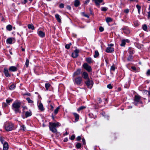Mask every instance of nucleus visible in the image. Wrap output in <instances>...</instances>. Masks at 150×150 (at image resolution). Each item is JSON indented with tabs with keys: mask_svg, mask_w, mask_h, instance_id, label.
<instances>
[{
	"mask_svg": "<svg viewBox=\"0 0 150 150\" xmlns=\"http://www.w3.org/2000/svg\"><path fill=\"white\" fill-rule=\"evenodd\" d=\"M50 85L48 83H47L45 84V86L47 90H48V88L50 87Z\"/></svg>",
	"mask_w": 150,
	"mask_h": 150,
	"instance_id": "obj_30",
	"label": "nucleus"
},
{
	"mask_svg": "<svg viewBox=\"0 0 150 150\" xmlns=\"http://www.w3.org/2000/svg\"><path fill=\"white\" fill-rule=\"evenodd\" d=\"M60 108L59 107H57L54 111V113L55 114L57 113L59 110V109Z\"/></svg>",
	"mask_w": 150,
	"mask_h": 150,
	"instance_id": "obj_34",
	"label": "nucleus"
},
{
	"mask_svg": "<svg viewBox=\"0 0 150 150\" xmlns=\"http://www.w3.org/2000/svg\"><path fill=\"white\" fill-rule=\"evenodd\" d=\"M38 107L39 109L41 111H43L44 109L43 105L41 103L39 104Z\"/></svg>",
	"mask_w": 150,
	"mask_h": 150,
	"instance_id": "obj_21",
	"label": "nucleus"
},
{
	"mask_svg": "<svg viewBox=\"0 0 150 150\" xmlns=\"http://www.w3.org/2000/svg\"><path fill=\"white\" fill-rule=\"evenodd\" d=\"M9 70L12 71H15L17 70V69L14 66H11L9 68Z\"/></svg>",
	"mask_w": 150,
	"mask_h": 150,
	"instance_id": "obj_16",
	"label": "nucleus"
},
{
	"mask_svg": "<svg viewBox=\"0 0 150 150\" xmlns=\"http://www.w3.org/2000/svg\"><path fill=\"white\" fill-rule=\"evenodd\" d=\"M67 8L68 9H69V10H70L71 9V7H70V6H69V5L67 6Z\"/></svg>",
	"mask_w": 150,
	"mask_h": 150,
	"instance_id": "obj_57",
	"label": "nucleus"
},
{
	"mask_svg": "<svg viewBox=\"0 0 150 150\" xmlns=\"http://www.w3.org/2000/svg\"><path fill=\"white\" fill-rule=\"evenodd\" d=\"M99 99V103H100L102 102V100H101V99L100 98H98Z\"/></svg>",
	"mask_w": 150,
	"mask_h": 150,
	"instance_id": "obj_64",
	"label": "nucleus"
},
{
	"mask_svg": "<svg viewBox=\"0 0 150 150\" xmlns=\"http://www.w3.org/2000/svg\"><path fill=\"white\" fill-rule=\"evenodd\" d=\"M32 115L31 112L30 111H28L26 112L25 113V117H27L28 116H30Z\"/></svg>",
	"mask_w": 150,
	"mask_h": 150,
	"instance_id": "obj_23",
	"label": "nucleus"
},
{
	"mask_svg": "<svg viewBox=\"0 0 150 150\" xmlns=\"http://www.w3.org/2000/svg\"><path fill=\"white\" fill-rule=\"evenodd\" d=\"M101 10L103 11H107L108 8L105 7H102L101 8Z\"/></svg>",
	"mask_w": 150,
	"mask_h": 150,
	"instance_id": "obj_35",
	"label": "nucleus"
},
{
	"mask_svg": "<svg viewBox=\"0 0 150 150\" xmlns=\"http://www.w3.org/2000/svg\"><path fill=\"white\" fill-rule=\"evenodd\" d=\"M79 1L78 0H75L74 1V5L75 6L77 7L79 5Z\"/></svg>",
	"mask_w": 150,
	"mask_h": 150,
	"instance_id": "obj_25",
	"label": "nucleus"
},
{
	"mask_svg": "<svg viewBox=\"0 0 150 150\" xmlns=\"http://www.w3.org/2000/svg\"><path fill=\"white\" fill-rule=\"evenodd\" d=\"M141 97L139 96H135L134 97V100L136 102H139L140 100Z\"/></svg>",
	"mask_w": 150,
	"mask_h": 150,
	"instance_id": "obj_18",
	"label": "nucleus"
},
{
	"mask_svg": "<svg viewBox=\"0 0 150 150\" xmlns=\"http://www.w3.org/2000/svg\"><path fill=\"white\" fill-rule=\"evenodd\" d=\"M79 52V51L77 49H76L75 50L74 52L72 53V56L73 58H76L78 56V53Z\"/></svg>",
	"mask_w": 150,
	"mask_h": 150,
	"instance_id": "obj_6",
	"label": "nucleus"
},
{
	"mask_svg": "<svg viewBox=\"0 0 150 150\" xmlns=\"http://www.w3.org/2000/svg\"><path fill=\"white\" fill-rule=\"evenodd\" d=\"M21 104L20 103L15 102L12 105L13 109L15 111L16 113L20 112L19 108L20 107Z\"/></svg>",
	"mask_w": 150,
	"mask_h": 150,
	"instance_id": "obj_3",
	"label": "nucleus"
},
{
	"mask_svg": "<svg viewBox=\"0 0 150 150\" xmlns=\"http://www.w3.org/2000/svg\"><path fill=\"white\" fill-rule=\"evenodd\" d=\"M50 129L52 132L54 133L56 132H57V129L55 128V127H57L60 126V124L59 122L52 123L50 122Z\"/></svg>",
	"mask_w": 150,
	"mask_h": 150,
	"instance_id": "obj_1",
	"label": "nucleus"
},
{
	"mask_svg": "<svg viewBox=\"0 0 150 150\" xmlns=\"http://www.w3.org/2000/svg\"><path fill=\"white\" fill-rule=\"evenodd\" d=\"M82 140L83 144L85 145L86 144V142L85 139L84 138H83Z\"/></svg>",
	"mask_w": 150,
	"mask_h": 150,
	"instance_id": "obj_53",
	"label": "nucleus"
},
{
	"mask_svg": "<svg viewBox=\"0 0 150 150\" xmlns=\"http://www.w3.org/2000/svg\"><path fill=\"white\" fill-rule=\"evenodd\" d=\"M114 51V48L110 47H107L105 50V51L107 53H111Z\"/></svg>",
	"mask_w": 150,
	"mask_h": 150,
	"instance_id": "obj_8",
	"label": "nucleus"
},
{
	"mask_svg": "<svg viewBox=\"0 0 150 150\" xmlns=\"http://www.w3.org/2000/svg\"><path fill=\"white\" fill-rule=\"evenodd\" d=\"M76 139L77 141H79L81 140V137L80 136H78L77 137Z\"/></svg>",
	"mask_w": 150,
	"mask_h": 150,
	"instance_id": "obj_56",
	"label": "nucleus"
},
{
	"mask_svg": "<svg viewBox=\"0 0 150 150\" xmlns=\"http://www.w3.org/2000/svg\"><path fill=\"white\" fill-rule=\"evenodd\" d=\"M38 34L41 37H43L45 36V33L41 31H39L38 32Z\"/></svg>",
	"mask_w": 150,
	"mask_h": 150,
	"instance_id": "obj_17",
	"label": "nucleus"
},
{
	"mask_svg": "<svg viewBox=\"0 0 150 150\" xmlns=\"http://www.w3.org/2000/svg\"><path fill=\"white\" fill-rule=\"evenodd\" d=\"M86 107L82 106L80 107L79 108H78L77 109V111H80V110L84 109L86 108Z\"/></svg>",
	"mask_w": 150,
	"mask_h": 150,
	"instance_id": "obj_37",
	"label": "nucleus"
},
{
	"mask_svg": "<svg viewBox=\"0 0 150 150\" xmlns=\"http://www.w3.org/2000/svg\"><path fill=\"white\" fill-rule=\"evenodd\" d=\"M29 63V60L28 59H27L26 60L25 64V65L26 67H28Z\"/></svg>",
	"mask_w": 150,
	"mask_h": 150,
	"instance_id": "obj_41",
	"label": "nucleus"
},
{
	"mask_svg": "<svg viewBox=\"0 0 150 150\" xmlns=\"http://www.w3.org/2000/svg\"><path fill=\"white\" fill-rule=\"evenodd\" d=\"M111 70L114 71L115 69V67L114 65L112 66L111 67Z\"/></svg>",
	"mask_w": 150,
	"mask_h": 150,
	"instance_id": "obj_47",
	"label": "nucleus"
},
{
	"mask_svg": "<svg viewBox=\"0 0 150 150\" xmlns=\"http://www.w3.org/2000/svg\"><path fill=\"white\" fill-rule=\"evenodd\" d=\"M95 54L94 55V57L95 58H96L98 57L99 56V53L97 50H96L95 51Z\"/></svg>",
	"mask_w": 150,
	"mask_h": 150,
	"instance_id": "obj_27",
	"label": "nucleus"
},
{
	"mask_svg": "<svg viewBox=\"0 0 150 150\" xmlns=\"http://www.w3.org/2000/svg\"><path fill=\"white\" fill-rule=\"evenodd\" d=\"M112 86H112L111 84H109L107 86V88L110 89H112Z\"/></svg>",
	"mask_w": 150,
	"mask_h": 150,
	"instance_id": "obj_44",
	"label": "nucleus"
},
{
	"mask_svg": "<svg viewBox=\"0 0 150 150\" xmlns=\"http://www.w3.org/2000/svg\"><path fill=\"white\" fill-rule=\"evenodd\" d=\"M73 114L75 118V122L78 121L79 118V115L76 113H73Z\"/></svg>",
	"mask_w": 150,
	"mask_h": 150,
	"instance_id": "obj_15",
	"label": "nucleus"
},
{
	"mask_svg": "<svg viewBox=\"0 0 150 150\" xmlns=\"http://www.w3.org/2000/svg\"><path fill=\"white\" fill-rule=\"evenodd\" d=\"M148 18L149 19L150 18V11L148 12Z\"/></svg>",
	"mask_w": 150,
	"mask_h": 150,
	"instance_id": "obj_59",
	"label": "nucleus"
},
{
	"mask_svg": "<svg viewBox=\"0 0 150 150\" xmlns=\"http://www.w3.org/2000/svg\"><path fill=\"white\" fill-rule=\"evenodd\" d=\"M81 143H78L76 144V146L77 148L79 149L81 148Z\"/></svg>",
	"mask_w": 150,
	"mask_h": 150,
	"instance_id": "obj_38",
	"label": "nucleus"
},
{
	"mask_svg": "<svg viewBox=\"0 0 150 150\" xmlns=\"http://www.w3.org/2000/svg\"><path fill=\"white\" fill-rule=\"evenodd\" d=\"M89 11H90V13L91 14H92V10H91V8H89Z\"/></svg>",
	"mask_w": 150,
	"mask_h": 150,
	"instance_id": "obj_63",
	"label": "nucleus"
},
{
	"mask_svg": "<svg viewBox=\"0 0 150 150\" xmlns=\"http://www.w3.org/2000/svg\"><path fill=\"white\" fill-rule=\"evenodd\" d=\"M6 28L8 30L11 31L12 30V26L11 25H8L6 26Z\"/></svg>",
	"mask_w": 150,
	"mask_h": 150,
	"instance_id": "obj_24",
	"label": "nucleus"
},
{
	"mask_svg": "<svg viewBox=\"0 0 150 150\" xmlns=\"http://www.w3.org/2000/svg\"><path fill=\"white\" fill-rule=\"evenodd\" d=\"M104 28L102 27H100L99 28V30L100 32H102L104 30Z\"/></svg>",
	"mask_w": 150,
	"mask_h": 150,
	"instance_id": "obj_48",
	"label": "nucleus"
},
{
	"mask_svg": "<svg viewBox=\"0 0 150 150\" xmlns=\"http://www.w3.org/2000/svg\"><path fill=\"white\" fill-rule=\"evenodd\" d=\"M127 59L128 61H132L133 59L132 55L129 54L127 58Z\"/></svg>",
	"mask_w": 150,
	"mask_h": 150,
	"instance_id": "obj_29",
	"label": "nucleus"
},
{
	"mask_svg": "<svg viewBox=\"0 0 150 150\" xmlns=\"http://www.w3.org/2000/svg\"><path fill=\"white\" fill-rule=\"evenodd\" d=\"M0 141L2 144H4L5 143V142L4 140L1 137H0Z\"/></svg>",
	"mask_w": 150,
	"mask_h": 150,
	"instance_id": "obj_43",
	"label": "nucleus"
},
{
	"mask_svg": "<svg viewBox=\"0 0 150 150\" xmlns=\"http://www.w3.org/2000/svg\"><path fill=\"white\" fill-rule=\"evenodd\" d=\"M125 44V41L124 40H122L121 42V43L120 44V45L121 46H124Z\"/></svg>",
	"mask_w": 150,
	"mask_h": 150,
	"instance_id": "obj_36",
	"label": "nucleus"
},
{
	"mask_svg": "<svg viewBox=\"0 0 150 150\" xmlns=\"http://www.w3.org/2000/svg\"><path fill=\"white\" fill-rule=\"evenodd\" d=\"M129 54L132 55L134 53V51L132 49H130L129 50Z\"/></svg>",
	"mask_w": 150,
	"mask_h": 150,
	"instance_id": "obj_40",
	"label": "nucleus"
},
{
	"mask_svg": "<svg viewBox=\"0 0 150 150\" xmlns=\"http://www.w3.org/2000/svg\"><path fill=\"white\" fill-rule=\"evenodd\" d=\"M142 28L144 30H146L147 29V27L146 25H143L142 27Z\"/></svg>",
	"mask_w": 150,
	"mask_h": 150,
	"instance_id": "obj_42",
	"label": "nucleus"
},
{
	"mask_svg": "<svg viewBox=\"0 0 150 150\" xmlns=\"http://www.w3.org/2000/svg\"><path fill=\"white\" fill-rule=\"evenodd\" d=\"M20 129V130L25 131L26 129V127L24 125H22L21 126V127Z\"/></svg>",
	"mask_w": 150,
	"mask_h": 150,
	"instance_id": "obj_31",
	"label": "nucleus"
},
{
	"mask_svg": "<svg viewBox=\"0 0 150 150\" xmlns=\"http://www.w3.org/2000/svg\"><path fill=\"white\" fill-rule=\"evenodd\" d=\"M86 61L89 63L92 62V59L91 57H88L86 58Z\"/></svg>",
	"mask_w": 150,
	"mask_h": 150,
	"instance_id": "obj_26",
	"label": "nucleus"
},
{
	"mask_svg": "<svg viewBox=\"0 0 150 150\" xmlns=\"http://www.w3.org/2000/svg\"><path fill=\"white\" fill-rule=\"evenodd\" d=\"M75 135H72L71 137V138H70L71 139V140H73L75 139Z\"/></svg>",
	"mask_w": 150,
	"mask_h": 150,
	"instance_id": "obj_49",
	"label": "nucleus"
},
{
	"mask_svg": "<svg viewBox=\"0 0 150 150\" xmlns=\"http://www.w3.org/2000/svg\"><path fill=\"white\" fill-rule=\"evenodd\" d=\"M28 27L29 29H31L32 30H34L35 29L34 27L33 26V24H28Z\"/></svg>",
	"mask_w": 150,
	"mask_h": 150,
	"instance_id": "obj_22",
	"label": "nucleus"
},
{
	"mask_svg": "<svg viewBox=\"0 0 150 150\" xmlns=\"http://www.w3.org/2000/svg\"><path fill=\"white\" fill-rule=\"evenodd\" d=\"M124 33L127 34H128L130 33V31L129 30L128 28L127 27H124L122 28Z\"/></svg>",
	"mask_w": 150,
	"mask_h": 150,
	"instance_id": "obj_10",
	"label": "nucleus"
},
{
	"mask_svg": "<svg viewBox=\"0 0 150 150\" xmlns=\"http://www.w3.org/2000/svg\"><path fill=\"white\" fill-rule=\"evenodd\" d=\"M89 0H86V1H85V2L84 3V4H87L88 3H89Z\"/></svg>",
	"mask_w": 150,
	"mask_h": 150,
	"instance_id": "obj_60",
	"label": "nucleus"
},
{
	"mask_svg": "<svg viewBox=\"0 0 150 150\" xmlns=\"http://www.w3.org/2000/svg\"><path fill=\"white\" fill-rule=\"evenodd\" d=\"M94 1L97 6L99 7L100 4L103 2V0H93Z\"/></svg>",
	"mask_w": 150,
	"mask_h": 150,
	"instance_id": "obj_14",
	"label": "nucleus"
},
{
	"mask_svg": "<svg viewBox=\"0 0 150 150\" xmlns=\"http://www.w3.org/2000/svg\"><path fill=\"white\" fill-rule=\"evenodd\" d=\"M83 67L84 69L88 72L91 71L92 70L91 67L87 63H84L83 65Z\"/></svg>",
	"mask_w": 150,
	"mask_h": 150,
	"instance_id": "obj_5",
	"label": "nucleus"
},
{
	"mask_svg": "<svg viewBox=\"0 0 150 150\" xmlns=\"http://www.w3.org/2000/svg\"><path fill=\"white\" fill-rule=\"evenodd\" d=\"M131 68L133 70H136V68L134 67H132Z\"/></svg>",
	"mask_w": 150,
	"mask_h": 150,
	"instance_id": "obj_58",
	"label": "nucleus"
},
{
	"mask_svg": "<svg viewBox=\"0 0 150 150\" xmlns=\"http://www.w3.org/2000/svg\"><path fill=\"white\" fill-rule=\"evenodd\" d=\"M86 84L88 87L89 86H92L93 84V82L91 80H90L89 79H88L85 82Z\"/></svg>",
	"mask_w": 150,
	"mask_h": 150,
	"instance_id": "obj_7",
	"label": "nucleus"
},
{
	"mask_svg": "<svg viewBox=\"0 0 150 150\" xmlns=\"http://www.w3.org/2000/svg\"><path fill=\"white\" fill-rule=\"evenodd\" d=\"M82 15L85 17H86L88 18H89V16L87 14H85L84 12H82Z\"/></svg>",
	"mask_w": 150,
	"mask_h": 150,
	"instance_id": "obj_45",
	"label": "nucleus"
},
{
	"mask_svg": "<svg viewBox=\"0 0 150 150\" xmlns=\"http://www.w3.org/2000/svg\"><path fill=\"white\" fill-rule=\"evenodd\" d=\"M15 88V86L14 84H13L9 87V89L10 90H13Z\"/></svg>",
	"mask_w": 150,
	"mask_h": 150,
	"instance_id": "obj_32",
	"label": "nucleus"
},
{
	"mask_svg": "<svg viewBox=\"0 0 150 150\" xmlns=\"http://www.w3.org/2000/svg\"><path fill=\"white\" fill-rule=\"evenodd\" d=\"M81 72V69H79L74 73L73 76V77H75L76 76H78L80 74Z\"/></svg>",
	"mask_w": 150,
	"mask_h": 150,
	"instance_id": "obj_9",
	"label": "nucleus"
},
{
	"mask_svg": "<svg viewBox=\"0 0 150 150\" xmlns=\"http://www.w3.org/2000/svg\"><path fill=\"white\" fill-rule=\"evenodd\" d=\"M4 72L5 74V76L6 77H9L10 75L9 74L8 71L6 68H4Z\"/></svg>",
	"mask_w": 150,
	"mask_h": 150,
	"instance_id": "obj_13",
	"label": "nucleus"
},
{
	"mask_svg": "<svg viewBox=\"0 0 150 150\" xmlns=\"http://www.w3.org/2000/svg\"><path fill=\"white\" fill-rule=\"evenodd\" d=\"M65 47L66 49H68L70 47L69 45H68V44H67L66 45Z\"/></svg>",
	"mask_w": 150,
	"mask_h": 150,
	"instance_id": "obj_52",
	"label": "nucleus"
},
{
	"mask_svg": "<svg viewBox=\"0 0 150 150\" xmlns=\"http://www.w3.org/2000/svg\"><path fill=\"white\" fill-rule=\"evenodd\" d=\"M137 8L138 9V12L139 14L140 13V9L141 8V6L138 5H137L136 6Z\"/></svg>",
	"mask_w": 150,
	"mask_h": 150,
	"instance_id": "obj_33",
	"label": "nucleus"
},
{
	"mask_svg": "<svg viewBox=\"0 0 150 150\" xmlns=\"http://www.w3.org/2000/svg\"><path fill=\"white\" fill-rule=\"evenodd\" d=\"M12 100H13L12 99L9 100L7 99L6 100V102L7 103H10L11 102H12Z\"/></svg>",
	"mask_w": 150,
	"mask_h": 150,
	"instance_id": "obj_50",
	"label": "nucleus"
},
{
	"mask_svg": "<svg viewBox=\"0 0 150 150\" xmlns=\"http://www.w3.org/2000/svg\"><path fill=\"white\" fill-rule=\"evenodd\" d=\"M146 74L147 76L150 75V69H149L146 72Z\"/></svg>",
	"mask_w": 150,
	"mask_h": 150,
	"instance_id": "obj_46",
	"label": "nucleus"
},
{
	"mask_svg": "<svg viewBox=\"0 0 150 150\" xmlns=\"http://www.w3.org/2000/svg\"><path fill=\"white\" fill-rule=\"evenodd\" d=\"M25 95H27L28 96H30V94L29 93H27L25 94Z\"/></svg>",
	"mask_w": 150,
	"mask_h": 150,
	"instance_id": "obj_62",
	"label": "nucleus"
},
{
	"mask_svg": "<svg viewBox=\"0 0 150 150\" xmlns=\"http://www.w3.org/2000/svg\"><path fill=\"white\" fill-rule=\"evenodd\" d=\"M59 7L61 8H63L64 7V5L63 4H60L59 5Z\"/></svg>",
	"mask_w": 150,
	"mask_h": 150,
	"instance_id": "obj_51",
	"label": "nucleus"
},
{
	"mask_svg": "<svg viewBox=\"0 0 150 150\" xmlns=\"http://www.w3.org/2000/svg\"><path fill=\"white\" fill-rule=\"evenodd\" d=\"M12 39L11 38H8L6 40L7 43L9 44H11L12 43Z\"/></svg>",
	"mask_w": 150,
	"mask_h": 150,
	"instance_id": "obj_20",
	"label": "nucleus"
},
{
	"mask_svg": "<svg viewBox=\"0 0 150 150\" xmlns=\"http://www.w3.org/2000/svg\"><path fill=\"white\" fill-rule=\"evenodd\" d=\"M114 45L113 44H108V47H112Z\"/></svg>",
	"mask_w": 150,
	"mask_h": 150,
	"instance_id": "obj_55",
	"label": "nucleus"
},
{
	"mask_svg": "<svg viewBox=\"0 0 150 150\" xmlns=\"http://www.w3.org/2000/svg\"><path fill=\"white\" fill-rule=\"evenodd\" d=\"M68 141V139L67 138L64 139V141L65 142H67Z\"/></svg>",
	"mask_w": 150,
	"mask_h": 150,
	"instance_id": "obj_61",
	"label": "nucleus"
},
{
	"mask_svg": "<svg viewBox=\"0 0 150 150\" xmlns=\"http://www.w3.org/2000/svg\"><path fill=\"white\" fill-rule=\"evenodd\" d=\"M82 81V78L78 76L75 78L74 79L75 83L77 85H80Z\"/></svg>",
	"mask_w": 150,
	"mask_h": 150,
	"instance_id": "obj_4",
	"label": "nucleus"
},
{
	"mask_svg": "<svg viewBox=\"0 0 150 150\" xmlns=\"http://www.w3.org/2000/svg\"><path fill=\"white\" fill-rule=\"evenodd\" d=\"M124 12L127 13L129 12V10L128 9H126L124 11Z\"/></svg>",
	"mask_w": 150,
	"mask_h": 150,
	"instance_id": "obj_54",
	"label": "nucleus"
},
{
	"mask_svg": "<svg viewBox=\"0 0 150 150\" xmlns=\"http://www.w3.org/2000/svg\"><path fill=\"white\" fill-rule=\"evenodd\" d=\"M8 148V145L7 142H5L3 144V150H7Z\"/></svg>",
	"mask_w": 150,
	"mask_h": 150,
	"instance_id": "obj_11",
	"label": "nucleus"
},
{
	"mask_svg": "<svg viewBox=\"0 0 150 150\" xmlns=\"http://www.w3.org/2000/svg\"><path fill=\"white\" fill-rule=\"evenodd\" d=\"M26 99L28 101V103H33V101L31 99H30L29 98H27Z\"/></svg>",
	"mask_w": 150,
	"mask_h": 150,
	"instance_id": "obj_39",
	"label": "nucleus"
},
{
	"mask_svg": "<svg viewBox=\"0 0 150 150\" xmlns=\"http://www.w3.org/2000/svg\"><path fill=\"white\" fill-rule=\"evenodd\" d=\"M112 21V19L110 17H107L106 19V21L107 23L111 22Z\"/></svg>",
	"mask_w": 150,
	"mask_h": 150,
	"instance_id": "obj_28",
	"label": "nucleus"
},
{
	"mask_svg": "<svg viewBox=\"0 0 150 150\" xmlns=\"http://www.w3.org/2000/svg\"><path fill=\"white\" fill-rule=\"evenodd\" d=\"M55 17L59 23L61 22V20L60 18V16L59 14H56L55 15Z\"/></svg>",
	"mask_w": 150,
	"mask_h": 150,
	"instance_id": "obj_19",
	"label": "nucleus"
},
{
	"mask_svg": "<svg viewBox=\"0 0 150 150\" xmlns=\"http://www.w3.org/2000/svg\"><path fill=\"white\" fill-rule=\"evenodd\" d=\"M4 126L5 129L7 131H10L14 129V124L11 122H6Z\"/></svg>",
	"mask_w": 150,
	"mask_h": 150,
	"instance_id": "obj_2",
	"label": "nucleus"
},
{
	"mask_svg": "<svg viewBox=\"0 0 150 150\" xmlns=\"http://www.w3.org/2000/svg\"><path fill=\"white\" fill-rule=\"evenodd\" d=\"M82 76L85 79L88 80V79H89L88 77V73L86 72H83Z\"/></svg>",
	"mask_w": 150,
	"mask_h": 150,
	"instance_id": "obj_12",
	"label": "nucleus"
}]
</instances>
